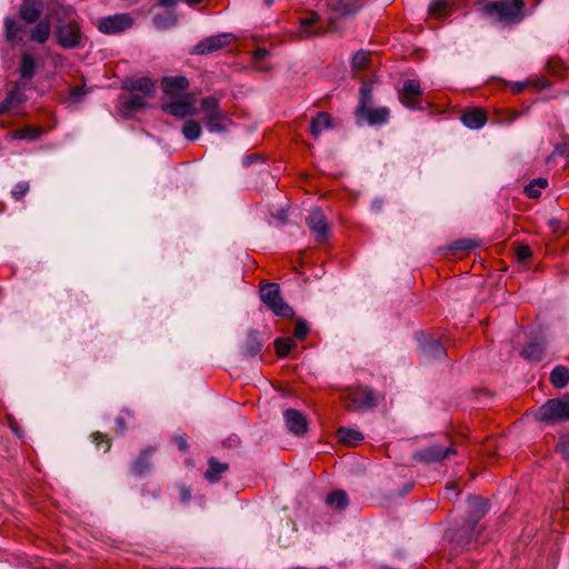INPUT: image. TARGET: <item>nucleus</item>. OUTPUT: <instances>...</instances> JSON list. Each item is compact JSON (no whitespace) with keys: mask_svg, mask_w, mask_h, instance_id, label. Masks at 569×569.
I'll return each instance as SVG.
<instances>
[{"mask_svg":"<svg viewBox=\"0 0 569 569\" xmlns=\"http://www.w3.org/2000/svg\"><path fill=\"white\" fill-rule=\"evenodd\" d=\"M517 254L520 260H526L531 256V249L528 246H520L518 248Z\"/></svg>","mask_w":569,"mask_h":569,"instance_id":"nucleus-50","label":"nucleus"},{"mask_svg":"<svg viewBox=\"0 0 569 569\" xmlns=\"http://www.w3.org/2000/svg\"><path fill=\"white\" fill-rule=\"evenodd\" d=\"M353 409H366L377 405L376 393L370 389H359L352 393Z\"/></svg>","mask_w":569,"mask_h":569,"instance_id":"nucleus-19","label":"nucleus"},{"mask_svg":"<svg viewBox=\"0 0 569 569\" xmlns=\"http://www.w3.org/2000/svg\"><path fill=\"white\" fill-rule=\"evenodd\" d=\"M209 468L204 473L206 479L209 482H218L221 479L223 472L228 470V465L217 461L214 458L208 460Z\"/></svg>","mask_w":569,"mask_h":569,"instance_id":"nucleus-26","label":"nucleus"},{"mask_svg":"<svg viewBox=\"0 0 569 569\" xmlns=\"http://www.w3.org/2000/svg\"><path fill=\"white\" fill-rule=\"evenodd\" d=\"M182 134L189 141H196L201 136L200 123L196 120H188L182 127Z\"/></svg>","mask_w":569,"mask_h":569,"instance_id":"nucleus-35","label":"nucleus"},{"mask_svg":"<svg viewBox=\"0 0 569 569\" xmlns=\"http://www.w3.org/2000/svg\"><path fill=\"white\" fill-rule=\"evenodd\" d=\"M536 418L547 423L569 420V398H558L547 401L538 409Z\"/></svg>","mask_w":569,"mask_h":569,"instance_id":"nucleus-5","label":"nucleus"},{"mask_svg":"<svg viewBox=\"0 0 569 569\" xmlns=\"http://www.w3.org/2000/svg\"><path fill=\"white\" fill-rule=\"evenodd\" d=\"M319 19H320V16L317 12L312 11L309 13L308 17H305L300 20V24L305 29L306 36L310 37L313 34H318L320 32V30H313V31L307 30V28H309L310 26H312L313 23L319 21Z\"/></svg>","mask_w":569,"mask_h":569,"instance_id":"nucleus-42","label":"nucleus"},{"mask_svg":"<svg viewBox=\"0 0 569 569\" xmlns=\"http://www.w3.org/2000/svg\"><path fill=\"white\" fill-rule=\"evenodd\" d=\"M200 106L204 113L203 122L208 131L211 133L224 132L229 120L220 109L219 101L213 97H207L201 100Z\"/></svg>","mask_w":569,"mask_h":569,"instance_id":"nucleus-4","label":"nucleus"},{"mask_svg":"<svg viewBox=\"0 0 569 569\" xmlns=\"http://www.w3.org/2000/svg\"><path fill=\"white\" fill-rule=\"evenodd\" d=\"M525 83L522 82H516L512 84L511 90L515 93H520L525 89Z\"/></svg>","mask_w":569,"mask_h":569,"instance_id":"nucleus-53","label":"nucleus"},{"mask_svg":"<svg viewBox=\"0 0 569 569\" xmlns=\"http://www.w3.org/2000/svg\"><path fill=\"white\" fill-rule=\"evenodd\" d=\"M42 8V0H23L20 6V17L28 23L37 22Z\"/></svg>","mask_w":569,"mask_h":569,"instance_id":"nucleus-17","label":"nucleus"},{"mask_svg":"<svg viewBox=\"0 0 569 569\" xmlns=\"http://www.w3.org/2000/svg\"><path fill=\"white\" fill-rule=\"evenodd\" d=\"M487 120L486 113L481 110H470L461 116L462 123L470 129H480Z\"/></svg>","mask_w":569,"mask_h":569,"instance_id":"nucleus-24","label":"nucleus"},{"mask_svg":"<svg viewBox=\"0 0 569 569\" xmlns=\"http://www.w3.org/2000/svg\"><path fill=\"white\" fill-rule=\"evenodd\" d=\"M422 94L418 80L408 79L403 83L400 101L408 108L416 109L419 97Z\"/></svg>","mask_w":569,"mask_h":569,"instance_id":"nucleus-13","label":"nucleus"},{"mask_svg":"<svg viewBox=\"0 0 569 569\" xmlns=\"http://www.w3.org/2000/svg\"><path fill=\"white\" fill-rule=\"evenodd\" d=\"M550 382L555 388L562 389L569 383V369L565 366H557L550 373Z\"/></svg>","mask_w":569,"mask_h":569,"instance_id":"nucleus-30","label":"nucleus"},{"mask_svg":"<svg viewBox=\"0 0 569 569\" xmlns=\"http://www.w3.org/2000/svg\"><path fill=\"white\" fill-rule=\"evenodd\" d=\"M283 420L292 435L302 436L307 432L308 420L302 412L291 408L287 409L283 411Z\"/></svg>","mask_w":569,"mask_h":569,"instance_id":"nucleus-10","label":"nucleus"},{"mask_svg":"<svg viewBox=\"0 0 569 569\" xmlns=\"http://www.w3.org/2000/svg\"><path fill=\"white\" fill-rule=\"evenodd\" d=\"M429 13L436 18L442 19L451 14L448 0H433L429 4Z\"/></svg>","mask_w":569,"mask_h":569,"instance_id":"nucleus-33","label":"nucleus"},{"mask_svg":"<svg viewBox=\"0 0 569 569\" xmlns=\"http://www.w3.org/2000/svg\"><path fill=\"white\" fill-rule=\"evenodd\" d=\"M267 50L264 49H258L256 52H254V60H262L266 56H267Z\"/></svg>","mask_w":569,"mask_h":569,"instance_id":"nucleus-54","label":"nucleus"},{"mask_svg":"<svg viewBox=\"0 0 569 569\" xmlns=\"http://www.w3.org/2000/svg\"><path fill=\"white\" fill-rule=\"evenodd\" d=\"M332 127L331 117L327 112H319L315 118H312L310 123V133L318 138L323 130L330 129Z\"/></svg>","mask_w":569,"mask_h":569,"instance_id":"nucleus-23","label":"nucleus"},{"mask_svg":"<svg viewBox=\"0 0 569 569\" xmlns=\"http://www.w3.org/2000/svg\"><path fill=\"white\" fill-rule=\"evenodd\" d=\"M147 102L144 101V97L141 94H136L123 101L121 104V112L127 118H131L136 112L146 108Z\"/></svg>","mask_w":569,"mask_h":569,"instance_id":"nucleus-22","label":"nucleus"},{"mask_svg":"<svg viewBox=\"0 0 569 569\" xmlns=\"http://www.w3.org/2000/svg\"><path fill=\"white\" fill-rule=\"evenodd\" d=\"M296 347V341L291 337L278 338L274 341L276 352L280 358H284L289 355L292 348Z\"/></svg>","mask_w":569,"mask_h":569,"instance_id":"nucleus-36","label":"nucleus"},{"mask_svg":"<svg viewBox=\"0 0 569 569\" xmlns=\"http://www.w3.org/2000/svg\"><path fill=\"white\" fill-rule=\"evenodd\" d=\"M30 186L28 181L18 182L11 190V194L16 200H21L29 191Z\"/></svg>","mask_w":569,"mask_h":569,"instance_id":"nucleus-44","label":"nucleus"},{"mask_svg":"<svg viewBox=\"0 0 569 569\" xmlns=\"http://www.w3.org/2000/svg\"><path fill=\"white\" fill-rule=\"evenodd\" d=\"M545 353V342L532 340L521 351V356L532 362H538Z\"/></svg>","mask_w":569,"mask_h":569,"instance_id":"nucleus-21","label":"nucleus"},{"mask_svg":"<svg viewBox=\"0 0 569 569\" xmlns=\"http://www.w3.org/2000/svg\"><path fill=\"white\" fill-rule=\"evenodd\" d=\"M37 70V60L31 53H23L21 56L19 72L22 78L31 79L34 77Z\"/></svg>","mask_w":569,"mask_h":569,"instance_id":"nucleus-28","label":"nucleus"},{"mask_svg":"<svg viewBox=\"0 0 569 569\" xmlns=\"http://www.w3.org/2000/svg\"><path fill=\"white\" fill-rule=\"evenodd\" d=\"M189 87V81L186 77H166L162 79V88L167 94L178 96Z\"/></svg>","mask_w":569,"mask_h":569,"instance_id":"nucleus-18","label":"nucleus"},{"mask_svg":"<svg viewBox=\"0 0 569 569\" xmlns=\"http://www.w3.org/2000/svg\"><path fill=\"white\" fill-rule=\"evenodd\" d=\"M470 503L477 510H475L468 521L450 537V541L456 545V548L463 549L472 542L476 526L488 511L487 502L480 498L471 499Z\"/></svg>","mask_w":569,"mask_h":569,"instance_id":"nucleus-2","label":"nucleus"},{"mask_svg":"<svg viewBox=\"0 0 569 569\" xmlns=\"http://www.w3.org/2000/svg\"><path fill=\"white\" fill-rule=\"evenodd\" d=\"M51 26L47 19L38 21V23L30 31V40L44 43L50 37Z\"/></svg>","mask_w":569,"mask_h":569,"instance_id":"nucleus-25","label":"nucleus"},{"mask_svg":"<svg viewBox=\"0 0 569 569\" xmlns=\"http://www.w3.org/2000/svg\"><path fill=\"white\" fill-rule=\"evenodd\" d=\"M184 1L190 3V4H194V3L201 2L202 0H184Z\"/></svg>","mask_w":569,"mask_h":569,"instance_id":"nucleus-56","label":"nucleus"},{"mask_svg":"<svg viewBox=\"0 0 569 569\" xmlns=\"http://www.w3.org/2000/svg\"><path fill=\"white\" fill-rule=\"evenodd\" d=\"M133 23V19L128 13H118L106 17L99 21L98 28L101 32L113 34L124 31Z\"/></svg>","mask_w":569,"mask_h":569,"instance_id":"nucleus-6","label":"nucleus"},{"mask_svg":"<svg viewBox=\"0 0 569 569\" xmlns=\"http://www.w3.org/2000/svg\"><path fill=\"white\" fill-rule=\"evenodd\" d=\"M260 299L276 316L292 318L293 309L282 299L280 287L276 282H266L260 287Z\"/></svg>","mask_w":569,"mask_h":569,"instance_id":"nucleus-3","label":"nucleus"},{"mask_svg":"<svg viewBox=\"0 0 569 569\" xmlns=\"http://www.w3.org/2000/svg\"><path fill=\"white\" fill-rule=\"evenodd\" d=\"M251 162H252V159H251L250 157H247V158L244 159V164H249V163H251Z\"/></svg>","mask_w":569,"mask_h":569,"instance_id":"nucleus-57","label":"nucleus"},{"mask_svg":"<svg viewBox=\"0 0 569 569\" xmlns=\"http://www.w3.org/2000/svg\"><path fill=\"white\" fill-rule=\"evenodd\" d=\"M547 186H548L547 179H545V178L533 179L525 187V193L527 194V197H529L531 199H536V198L540 197L541 190L545 189Z\"/></svg>","mask_w":569,"mask_h":569,"instance_id":"nucleus-34","label":"nucleus"},{"mask_svg":"<svg viewBox=\"0 0 569 569\" xmlns=\"http://www.w3.org/2000/svg\"><path fill=\"white\" fill-rule=\"evenodd\" d=\"M243 353L247 356H257L262 349V341L258 332L252 331L246 337L243 346Z\"/></svg>","mask_w":569,"mask_h":569,"instance_id":"nucleus-27","label":"nucleus"},{"mask_svg":"<svg viewBox=\"0 0 569 569\" xmlns=\"http://www.w3.org/2000/svg\"><path fill=\"white\" fill-rule=\"evenodd\" d=\"M370 99H371V89H370L369 86L363 84L360 88V100H359L357 110L358 111H363L365 107H367L368 103L370 102Z\"/></svg>","mask_w":569,"mask_h":569,"instance_id":"nucleus-43","label":"nucleus"},{"mask_svg":"<svg viewBox=\"0 0 569 569\" xmlns=\"http://www.w3.org/2000/svg\"><path fill=\"white\" fill-rule=\"evenodd\" d=\"M326 502L336 509H345L349 503V499L343 490H335L327 496Z\"/></svg>","mask_w":569,"mask_h":569,"instance_id":"nucleus-32","label":"nucleus"},{"mask_svg":"<svg viewBox=\"0 0 569 569\" xmlns=\"http://www.w3.org/2000/svg\"><path fill=\"white\" fill-rule=\"evenodd\" d=\"M266 4L270 7L273 3V0H264Z\"/></svg>","mask_w":569,"mask_h":569,"instance_id":"nucleus-58","label":"nucleus"},{"mask_svg":"<svg viewBox=\"0 0 569 569\" xmlns=\"http://www.w3.org/2000/svg\"><path fill=\"white\" fill-rule=\"evenodd\" d=\"M57 39L63 48H74L80 44L81 33L78 24L73 21L60 24L57 29Z\"/></svg>","mask_w":569,"mask_h":569,"instance_id":"nucleus-8","label":"nucleus"},{"mask_svg":"<svg viewBox=\"0 0 569 569\" xmlns=\"http://www.w3.org/2000/svg\"><path fill=\"white\" fill-rule=\"evenodd\" d=\"M92 437H93V441L97 442V446H99V440L101 442H106L104 451H108L110 449V440L107 439V436L104 433L96 432L92 435Z\"/></svg>","mask_w":569,"mask_h":569,"instance_id":"nucleus-49","label":"nucleus"},{"mask_svg":"<svg viewBox=\"0 0 569 569\" xmlns=\"http://www.w3.org/2000/svg\"><path fill=\"white\" fill-rule=\"evenodd\" d=\"M308 325L302 320H298L295 327V337L298 339H303L308 335Z\"/></svg>","mask_w":569,"mask_h":569,"instance_id":"nucleus-46","label":"nucleus"},{"mask_svg":"<svg viewBox=\"0 0 569 569\" xmlns=\"http://www.w3.org/2000/svg\"><path fill=\"white\" fill-rule=\"evenodd\" d=\"M126 88L141 92L143 97L151 96L154 91V83L150 78L142 77L136 80H131Z\"/></svg>","mask_w":569,"mask_h":569,"instance_id":"nucleus-29","label":"nucleus"},{"mask_svg":"<svg viewBox=\"0 0 569 569\" xmlns=\"http://www.w3.org/2000/svg\"><path fill=\"white\" fill-rule=\"evenodd\" d=\"M450 455H456V450L452 446H441L439 443H435L418 450L413 457L419 461L431 463L439 462Z\"/></svg>","mask_w":569,"mask_h":569,"instance_id":"nucleus-7","label":"nucleus"},{"mask_svg":"<svg viewBox=\"0 0 569 569\" xmlns=\"http://www.w3.org/2000/svg\"><path fill=\"white\" fill-rule=\"evenodd\" d=\"M86 94H87V90L84 87L71 88L69 91L67 102L69 106L78 104L83 100Z\"/></svg>","mask_w":569,"mask_h":569,"instance_id":"nucleus-40","label":"nucleus"},{"mask_svg":"<svg viewBox=\"0 0 569 569\" xmlns=\"http://www.w3.org/2000/svg\"><path fill=\"white\" fill-rule=\"evenodd\" d=\"M327 6L337 18L355 14L359 10L358 0H328Z\"/></svg>","mask_w":569,"mask_h":569,"instance_id":"nucleus-16","label":"nucleus"},{"mask_svg":"<svg viewBox=\"0 0 569 569\" xmlns=\"http://www.w3.org/2000/svg\"><path fill=\"white\" fill-rule=\"evenodd\" d=\"M476 247V242L472 240H459L451 247L452 250L467 251Z\"/></svg>","mask_w":569,"mask_h":569,"instance_id":"nucleus-47","label":"nucleus"},{"mask_svg":"<svg viewBox=\"0 0 569 569\" xmlns=\"http://www.w3.org/2000/svg\"><path fill=\"white\" fill-rule=\"evenodd\" d=\"M307 226L316 234L318 241H325L328 236V223L323 212L315 209L306 219Z\"/></svg>","mask_w":569,"mask_h":569,"instance_id":"nucleus-12","label":"nucleus"},{"mask_svg":"<svg viewBox=\"0 0 569 569\" xmlns=\"http://www.w3.org/2000/svg\"><path fill=\"white\" fill-rule=\"evenodd\" d=\"M176 20L177 19L173 12L157 13L153 17V23L158 29H167L172 27L174 26Z\"/></svg>","mask_w":569,"mask_h":569,"instance_id":"nucleus-37","label":"nucleus"},{"mask_svg":"<svg viewBox=\"0 0 569 569\" xmlns=\"http://www.w3.org/2000/svg\"><path fill=\"white\" fill-rule=\"evenodd\" d=\"M338 438L341 442L348 446H356L363 439L361 432L346 427H341L338 429Z\"/></svg>","mask_w":569,"mask_h":569,"instance_id":"nucleus-31","label":"nucleus"},{"mask_svg":"<svg viewBox=\"0 0 569 569\" xmlns=\"http://www.w3.org/2000/svg\"><path fill=\"white\" fill-rule=\"evenodd\" d=\"M174 441L178 446V448L182 451V452H186L188 450V442H187V438L184 436H177L174 438Z\"/></svg>","mask_w":569,"mask_h":569,"instance_id":"nucleus-51","label":"nucleus"},{"mask_svg":"<svg viewBox=\"0 0 569 569\" xmlns=\"http://www.w3.org/2000/svg\"><path fill=\"white\" fill-rule=\"evenodd\" d=\"M20 31L21 27L13 19L9 17L4 19V37L8 42H13Z\"/></svg>","mask_w":569,"mask_h":569,"instance_id":"nucleus-38","label":"nucleus"},{"mask_svg":"<svg viewBox=\"0 0 569 569\" xmlns=\"http://www.w3.org/2000/svg\"><path fill=\"white\" fill-rule=\"evenodd\" d=\"M558 450L566 459H569V433L560 438L558 442Z\"/></svg>","mask_w":569,"mask_h":569,"instance_id":"nucleus-48","label":"nucleus"},{"mask_svg":"<svg viewBox=\"0 0 569 569\" xmlns=\"http://www.w3.org/2000/svg\"><path fill=\"white\" fill-rule=\"evenodd\" d=\"M116 425H117V428H118V432H123L124 429H126V422H124V419L122 417H117L116 418Z\"/></svg>","mask_w":569,"mask_h":569,"instance_id":"nucleus-52","label":"nucleus"},{"mask_svg":"<svg viewBox=\"0 0 569 569\" xmlns=\"http://www.w3.org/2000/svg\"><path fill=\"white\" fill-rule=\"evenodd\" d=\"M177 4V0H160V6L166 8H172Z\"/></svg>","mask_w":569,"mask_h":569,"instance_id":"nucleus-55","label":"nucleus"},{"mask_svg":"<svg viewBox=\"0 0 569 569\" xmlns=\"http://www.w3.org/2000/svg\"><path fill=\"white\" fill-rule=\"evenodd\" d=\"M40 134H41L40 129H38L36 127L27 126L16 132V138L26 139V140H34V139L39 138Z\"/></svg>","mask_w":569,"mask_h":569,"instance_id":"nucleus-41","label":"nucleus"},{"mask_svg":"<svg viewBox=\"0 0 569 569\" xmlns=\"http://www.w3.org/2000/svg\"><path fill=\"white\" fill-rule=\"evenodd\" d=\"M156 451L154 448H148L142 451L131 466L132 473L136 476H143L150 471L151 462L150 457Z\"/></svg>","mask_w":569,"mask_h":569,"instance_id":"nucleus-20","label":"nucleus"},{"mask_svg":"<svg viewBox=\"0 0 569 569\" xmlns=\"http://www.w3.org/2000/svg\"><path fill=\"white\" fill-rule=\"evenodd\" d=\"M357 116L359 118L366 119V121L371 124H382L387 123L389 120L390 111L386 107H378V108H371V107H365L363 111L357 110Z\"/></svg>","mask_w":569,"mask_h":569,"instance_id":"nucleus-14","label":"nucleus"},{"mask_svg":"<svg viewBox=\"0 0 569 569\" xmlns=\"http://www.w3.org/2000/svg\"><path fill=\"white\" fill-rule=\"evenodd\" d=\"M231 36L222 33L204 38L198 42L191 50L193 54H208L226 47L230 41Z\"/></svg>","mask_w":569,"mask_h":569,"instance_id":"nucleus-9","label":"nucleus"},{"mask_svg":"<svg viewBox=\"0 0 569 569\" xmlns=\"http://www.w3.org/2000/svg\"><path fill=\"white\" fill-rule=\"evenodd\" d=\"M522 0H497L481 7V11L493 21L505 24L518 23L523 18Z\"/></svg>","mask_w":569,"mask_h":569,"instance_id":"nucleus-1","label":"nucleus"},{"mask_svg":"<svg viewBox=\"0 0 569 569\" xmlns=\"http://www.w3.org/2000/svg\"><path fill=\"white\" fill-rule=\"evenodd\" d=\"M17 98V93L14 91H10L4 100L0 103V111L1 113H4L9 111Z\"/></svg>","mask_w":569,"mask_h":569,"instance_id":"nucleus-45","label":"nucleus"},{"mask_svg":"<svg viewBox=\"0 0 569 569\" xmlns=\"http://www.w3.org/2000/svg\"><path fill=\"white\" fill-rule=\"evenodd\" d=\"M419 351L421 357L427 360H441L446 357L443 346L439 340H426L420 343Z\"/></svg>","mask_w":569,"mask_h":569,"instance_id":"nucleus-15","label":"nucleus"},{"mask_svg":"<svg viewBox=\"0 0 569 569\" xmlns=\"http://www.w3.org/2000/svg\"><path fill=\"white\" fill-rule=\"evenodd\" d=\"M183 497H184V499L190 498V492L183 491Z\"/></svg>","mask_w":569,"mask_h":569,"instance_id":"nucleus-59","label":"nucleus"},{"mask_svg":"<svg viewBox=\"0 0 569 569\" xmlns=\"http://www.w3.org/2000/svg\"><path fill=\"white\" fill-rule=\"evenodd\" d=\"M368 61L369 52L359 50L353 54L351 64L355 70H363L367 67Z\"/></svg>","mask_w":569,"mask_h":569,"instance_id":"nucleus-39","label":"nucleus"},{"mask_svg":"<svg viewBox=\"0 0 569 569\" xmlns=\"http://www.w3.org/2000/svg\"><path fill=\"white\" fill-rule=\"evenodd\" d=\"M162 108L168 113L178 118H186L188 116L197 114V109L193 107V99L191 96H187L170 103H166Z\"/></svg>","mask_w":569,"mask_h":569,"instance_id":"nucleus-11","label":"nucleus"}]
</instances>
